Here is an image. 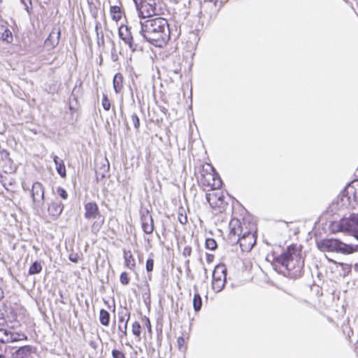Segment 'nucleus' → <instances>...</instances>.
Masks as SVG:
<instances>
[{"label": "nucleus", "instance_id": "nucleus-16", "mask_svg": "<svg viewBox=\"0 0 358 358\" xmlns=\"http://www.w3.org/2000/svg\"><path fill=\"white\" fill-rule=\"evenodd\" d=\"M61 36V29L59 27H54L50 33L48 37L45 41V46L49 48H55L59 42Z\"/></svg>", "mask_w": 358, "mask_h": 358}, {"label": "nucleus", "instance_id": "nucleus-47", "mask_svg": "<svg viewBox=\"0 0 358 358\" xmlns=\"http://www.w3.org/2000/svg\"><path fill=\"white\" fill-rule=\"evenodd\" d=\"M214 258V256L213 255L208 254L206 256V260L208 262H211Z\"/></svg>", "mask_w": 358, "mask_h": 358}, {"label": "nucleus", "instance_id": "nucleus-17", "mask_svg": "<svg viewBox=\"0 0 358 358\" xmlns=\"http://www.w3.org/2000/svg\"><path fill=\"white\" fill-rule=\"evenodd\" d=\"M64 206L57 199L52 200L48 206V214L54 219L59 217L64 210Z\"/></svg>", "mask_w": 358, "mask_h": 358}, {"label": "nucleus", "instance_id": "nucleus-30", "mask_svg": "<svg viewBox=\"0 0 358 358\" xmlns=\"http://www.w3.org/2000/svg\"><path fill=\"white\" fill-rule=\"evenodd\" d=\"M193 306L196 312L201 310L202 306V299L199 293H195L193 299Z\"/></svg>", "mask_w": 358, "mask_h": 358}, {"label": "nucleus", "instance_id": "nucleus-37", "mask_svg": "<svg viewBox=\"0 0 358 358\" xmlns=\"http://www.w3.org/2000/svg\"><path fill=\"white\" fill-rule=\"evenodd\" d=\"M131 119L135 129L138 131L140 127V120L138 115L136 113H134L131 115Z\"/></svg>", "mask_w": 358, "mask_h": 358}, {"label": "nucleus", "instance_id": "nucleus-15", "mask_svg": "<svg viewBox=\"0 0 358 358\" xmlns=\"http://www.w3.org/2000/svg\"><path fill=\"white\" fill-rule=\"evenodd\" d=\"M141 221L143 231L146 234H151L154 231V221L149 210L141 213Z\"/></svg>", "mask_w": 358, "mask_h": 358}, {"label": "nucleus", "instance_id": "nucleus-4", "mask_svg": "<svg viewBox=\"0 0 358 358\" xmlns=\"http://www.w3.org/2000/svg\"><path fill=\"white\" fill-rule=\"evenodd\" d=\"M330 228L332 232H344L353 236L358 241V213L345 215L338 221L331 222Z\"/></svg>", "mask_w": 358, "mask_h": 358}, {"label": "nucleus", "instance_id": "nucleus-5", "mask_svg": "<svg viewBox=\"0 0 358 358\" xmlns=\"http://www.w3.org/2000/svg\"><path fill=\"white\" fill-rule=\"evenodd\" d=\"M336 205L341 208H355L358 205V180L349 183L338 196Z\"/></svg>", "mask_w": 358, "mask_h": 358}, {"label": "nucleus", "instance_id": "nucleus-40", "mask_svg": "<svg viewBox=\"0 0 358 358\" xmlns=\"http://www.w3.org/2000/svg\"><path fill=\"white\" fill-rule=\"evenodd\" d=\"M111 355L113 358H126L123 352L116 349L112 350Z\"/></svg>", "mask_w": 358, "mask_h": 358}, {"label": "nucleus", "instance_id": "nucleus-20", "mask_svg": "<svg viewBox=\"0 0 358 358\" xmlns=\"http://www.w3.org/2000/svg\"><path fill=\"white\" fill-rule=\"evenodd\" d=\"M227 268L224 264L217 265L213 273V279L226 280Z\"/></svg>", "mask_w": 358, "mask_h": 358}, {"label": "nucleus", "instance_id": "nucleus-28", "mask_svg": "<svg viewBox=\"0 0 358 358\" xmlns=\"http://www.w3.org/2000/svg\"><path fill=\"white\" fill-rule=\"evenodd\" d=\"M226 280H217L213 279L212 288L215 292H220L224 287Z\"/></svg>", "mask_w": 358, "mask_h": 358}, {"label": "nucleus", "instance_id": "nucleus-52", "mask_svg": "<svg viewBox=\"0 0 358 358\" xmlns=\"http://www.w3.org/2000/svg\"><path fill=\"white\" fill-rule=\"evenodd\" d=\"M165 110V108H163V109L162 110V112H164Z\"/></svg>", "mask_w": 358, "mask_h": 358}, {"label": "nucleus", "instance_id": "nucleus-48", "mask_svg": "<svg viewBox=\"0 0 358 358\" xmlns=\"http://www.w3.org/2000/svg\"><path fill=\"white\" fill-rule=\"evenodd\" d=\"M3 298V292L0 290V300Z\"/></svg>", "mask_w": 358, "mask_h": 358}, {"label": "nucleus", "instance_id": "nucleus-55", "mask_svg": "<svg viewBox=\"0 0 358 358\" xmlns=\"http://www.w3.org/2000/svg\"><path fill=\"white\" fill-rule=\"evenodd\" d=\"M104 177H105L104 174H102L101 178H104Z\"/></svg>", "mask_w": 358, "mask_h": 358}, {"label": "nucleus", "instance_id": "nucleus-44", "mask_svg": "<svg viewBox=\"0 0 358 358\" xmlns=\"http://www.w3.org/2000/svg\"><path fill=\"white\" fill-rule=\"evenodd\" d=\"M24 6L26 10L30 13V10L28 4H31V0H20Z\"/></svg>", "mask_w": 358, "mask_h": 358}, {"label": "nucleus", "instance_id": "nucleus-42", "mask_svg": "<svg viewBox=\"0 0 358 358\" xmlns=\"http://www.w3.org/2000/svg\"><path fill=\"white\" fill-rule=\"evenodd\" d=\"M101 27V24L98 21H96V24H95V31L96 33V36H97V43H98V45H100V42H99V35L101 34V31H99V28Z\"/></svg>", "mask_w": 358, "mask_h": 358}, {"label": "nucleus", "instance_id": "nucleus-21", "mask_svg": "<svg viewBox=\"0 0 358 358\" xmlns=\"http://www.w3.org/2000/svg\"><path fill=\"white\" fill-rule=\"evenodd\" d=\"M52 159L55 164L57 172L62 178H65L66 176V168L62 159H59L57 155L52 156Z\"/></svg>", "mask_w": 358, "mask_h": 358}, {"label": "nucleus", "instance_id": "nucleus-38", "mask_svg": "<svg viewBox=\"0 0 358 358\" xmlns=\"http://www.w3.org/2000/svg\"><path fill=\"white\" fill-rule=\"evenodd\" d=\"M57 194L62 199H66L68 198L67 192L62 187H58L56 189Z\"/></svg>", "mask_w": 358, "mask_h": 358}, {"label": "nucleus", "instance_id": "nucleus-11", "mask_svg": "<svg viewBox=\"0 0 358 358\" xmlns=\"http://www.w3.org/2000/svg\"><path fill=\"white\" fill-rule=\"evenodd\" d=\"M23 334L13 331L8 329L0 328V342L2 343H13L26 339Z\"/></svg>", "mask_w": 358, "mask_h": 358}, {"label": "nucleus", "instance_id": "nucleus-41", "mask_svg": "<svg viewBox=\"0 0 358 358\" xmlns=\"http://www.w3.org/2000/svg\"><path fill=\"white\" fill-rule=\"evenodd\" d=\"M90 13L94 19L96 20L98 17V9L95 6L90 5Z\"/></svg>", "mask_w": 358, "mask_h": 358}, {"label": "nucleus", "instance_id": "nucleus-53", "mask_svg": "<svg viewBox=\"0 0 358 358\" xmlns=\"http://www.w3.org/2000/svg\"><path fill=\"white\" fill-rule=\"evenodd\" d=\"M165 110V108H163V109L162 110V112H164Z\"/></svg>", "mask_w": 358, "mask_h": 358}, {"label": "nucleus", "instance_id": "nucleus-9", "mask_svg": "<svg viewBox=\"0 0 358 358\" xmlns=\"http://www.w3.org/2000/svg\"><path fill=\"white\" fill-rule=\"evenodd\" d=\"M162 0H141L136 3L139 15L142 18L150 17L159 15L162 10Z\"/></svg>", "mask_w": 358, "mask_h": 358}, {"label": "nucleus", "instance_id": "nucleus-34", "mask_svg": "<svg viewBox=\"0 0 358 358\" xmlns=\"http://www.w3.org/2000/svg\"><path fill=\"white\" fill-rule=\"evenodd\" d=\"M154 267V259L152 258V254H150V257L146 261L145 268L148 273L151 272Z\"/></svg>", "mask_w": 358, "mask_h": 358}, {"label": "nucleus", "instance_id": "nucleus-39", "mask_svg": "<svg viewBox=\"0 0 358 358\" xmlns=\"http://www.w3.org/2000/svg\"><path fill=\"white\" fill-rule=\"evenodd\" d=\"M120 280L122 285H128L129 283V278L128 277L127 273L122 272L120 275Z\"/></svg>", "mask_w": 358, "mask_h": 358}, {"label": "nucleus", "instance_id": "nucleus-29", "mask_svg": "<svg viewBox=\"0 0 358 358\" xmlns=\"http://www.w3.org/2000/svg\"><path fill=\"white\" fill-rule=\"evenodd\" d=\"M42 270V266L40 262L36 261L34 262L29 269V275H36L39 273Z\"/></svg>", "mask_w": 358, "mask_h": 358}, {"label": "nucleus", "instance_id": "nucleus-19", "mask_svg": "<svg viewBox=\"0 0 358 358\" xmlns=\"http://www.w3.org/2000/svg\"><path fill=\"white\" fill-rule=\"evenodd\" d=\"M206 200L212 207L220 206L223 203L221 193H208L206 195Z\"/></svg>", "mask_w": 358, "mask_h": 358}, {"label": "nucleus", "instance_id": "nucleus-56", "mask_svg": "<svg viewBox=\"0 0 358 358\" xmlns=\"http://www.w3.org/2000/svg\"><path fill=\"white\" fill-rule=\"evenodd\" d=\"M141 358H144V357H141Z\"/></svg>", "mask_w": 358, "mask_h": 358}, {"label": "nucleus", "instance_id": "nucleus-49", "mask_svg": "<svg viewBox=\"0 0 358 358\" xmlns=\"http://www.w3.org/2000/svg\"><path fill=\"white\" fill-rule=\"evenodd\" d=\"M22 187H23L24 190H27V189H29L28 188H27V189H26V187H25V186H24V185H22Z\"/></svg>", "mask_w": 358, "mask_h": 358}, {"label": "nucleus", "instance_id": "nucleus-13", "mask_svg": "<svg viewBox=\"0 0 358 358\" xmlns=\"http://www.w3.org/2000/svg\"><path fill=\"white\" fill-rule=\"evenodd\" d=\"M201 182L203 185L210 187L212 189H220L222 185L220 176L214 173H208L206 175H203L201 178Z\"/></svg>", "mask_w": 358, "mask_h": 358}, {"label": "nucleus", "instance_id": "nucleus-25", "mask_svg": "<svg viewBox=\"0 0 358 358\" xmlns=\"http://www.w3.org/2000/svg\"><path fill=\"white\" fill-rule=\"evenodd\" d=\"M0 39L8 43H11L13 37L10 30L5 27H1L0 28Z\"/></svg>", "mask_w": 358, "mask_h": 358}, {"label": "nucleus", "instance_id": "nucleus-3", "mask_svg": "<svg viewBox=\"0 0 358 358\" xmlns=\"http://www.w3.org/2000/svg\"><path fill=\"white\" fill-rule=\"evenodd\" d=\"M230 227L229 239L231 243H239L240 248L243 252H250L256 243L255 234L250 231H245L241 236L242 229L238 220L231 221Z\"/></svg>", "mask_w": 358, "mask_h": 358}, {"label": "nucleus", "instance_id": "nucleus-54", "mask_svg": "<svg viewBox=\"0 0 358 358\" xmlns=\"http://www.w3.org/2000/svg\"><path fill=\"white\" fill-rule=\"evenodd\" d=\"M165 110V108H163V109L162 110V112H164Z\"/></svg>", "mask_w": 358, "mask_h": 358}, {"label": "nucleus", "instance_id": "nucleus-12", "mask_svg": "<svg viewBox=\"0 0 358 358\" xmlns=\"http://www.w3.org/2000/svg\"><path fill=\"white\" fill-rule=\"evenodd\" d=\"M130 315V311L126 307H122L118 311V329L122 334L121 337L127 335V324L129 321Z\"/></svg>", "mask_w": 358, "mask_h": 358}, {"label": "nucleus", "instance_id": "nucleus-22", "mask_svg": "<svg viewBox=\"0 0 358 358\" xmlns=\"http://www.w3.org/2000/svg\"><path fill=\"white\" fill-rule=\"evenodd\" d=\"M124 259L125 266L130 270L134 271L136 267V262L131 251L124 250Z\"/></svg>", "mask_w": 358, "mask_h": 358}, {"label": "nucleus", "instance_id": "nucleus-46", "mask_svg": "<svg viewBox=\"0 0 358 358\" xmlns=\"http://www.w3.org/2000/svg\"><path fill=\"white\" fill-rule=\"evenodd\" d=\"M99 42H100V45H103L104 43L103 34L102 31H101V34L99 35Z\"/></svg>", "mask_w": 358, "mask_h": 358}, {"label": "nucleus", "instance_id": "nucleus-8", "mask_svg": "<svg viewBox=\"0 0 358 358\" xmlns=\"http://www.w3.org/2000/svg\"><path fill=\"white\" fill-rule=\"evenodd\" d=\"M85 217L87 220H94L91 226L94 234L98 233L104 223V217L101 214L99 207L95 202H88L85 205Z\"/></svg>", "mask_w": 358, "mask_h": 358}, {"label": "nucleus", "instance_id": "nucleus-43", "mask_svg": "<svg viewBox=\"0 0 358 358\" xmlns=\"http://www.w3.org/2000/svg\"><path fill=\"white\" fill-rule=\"evenodd\" d=\"M192 254V248L190 246H185L182 251V255L185 257H189Z\"/></svg>", "mask_w": 358, "mask_h": 358}, {"label": "nucleus", "instance_id": "nucleus-50", "mask_svg": "<svg viewBox=\"0 0 358 358\" xmlns=\"http://www.w3.org/2000/svg\"><path fill=\"white\" fill-rule=\"evenodd\" d=\"M0 358H6V357L3 355H0Z\"/></svg>", "mask_w": 358, "mask_h": 358}, {"label": "nucleus", "instance_id": "nucleus-35", "mask_svg": "<svg viewBox=\"0 0 358 358\" xmlns=\"http://www.w3.org/2000/svg\"><path fill=\"white\" fill-rule=\"evenodd\" d=\"M141 324L138 322H134L132 324V333L136 336H139L141 335Z\"/></svg>", "mask_w": 358, "mask_h": 358}, {"label": "nucleus", "instance_id": "nucleus-24", "mask_svg": "<svg viewBox=\"0 0 358 358\" xmlns=\"http://www.w3.org/2000/svg\"><path fill=\"white\" fill-rule=\"evenodd\" d=\"M123 76L121 73H117L113 78V88L116 94L121 92L122 90Z\"/></svg>", "mask_w": 358, "mask_h": 358}, {"label": "nucleus", "instance_id": "nucleus-51", "mask_svg": "<svg viewBox=\"0 0 358 358\" xmlns=\"http://www.w3.org/2000/svg\"><path fill=\"white\" fill-rule=\"evenodd\" d=\"M185 263H186V264H187V265H188V264H189V259H187V260L185 262Z\"/></svg>", "mask_w": 358, "mask_h": 358}, {"label": "nucleus", "instance_id": "nucleus-32", "mask_svg": "<svg viewBox=\"0 0 358 358\" xmlns=\"http://www.w3.org/2000/svg\"><path fill=\"white\" fill-rule=\"evenodd\" d=\"M205 245L207 249L210 250H215L217 247V243L215 241V239L211 238H206Z\"/></svg>", "mask_w": 358, "mask_h": 358}, {"label": "nucleus", "instance_id": "nucleus-31", "mask_svg": "<svg viewBox=\"0 0 358 358\" xmlns=\"http://www.w3.org/2000/svg\"><path fill=\"white\" fill-rule=\"evenodd\" d=\"M178 221L182 224H185L187 222V217L185 213V210L183 208H180L178 210Z\"/></svg>", "mask_w": 358, "mask_h": 358}, {"label": "nucleus", "instance_id": "nucleus-45", "mask_svg": "<svg viewBox=\"0 0 358 358\" xmlns=\"http://www.w3.org/2000/svg\"><path fill=\"white\" fill-rule=\"evenodd\" d=\"M79 256L78 254H70L69 255V260L72 262L77 263L78 262Z\"/></svg>", "mask_w": 358, "mask_h": 358}, {"label": "nucleus", "instance_id": "nucleus-2", "mask_svg": "<svg viewBox=\"0 0 358 358\" xmlns=\"http://www.w3.org/2000/svg\"><path fill=\"white\" fill-rule=\"evenodd\" d=\"M275 261L285 267L292 276L301 275L303 262L301 260L299 253L295 246H288L286 251L275 258Z\"/></svg>", "mask_w": 358, "mask_h": 358}, {"label": "nucleus", "instance_id": "nucleus-36", "mask_svg": "<svg viewBox=\"0 0 358 358\" xmlns=\"http://www.w3.org/2000/svg\"><path fill=\"white\" fill-rule=\"evenodd\" d=\"M101 104H102V106L104 108V110H110V102L109 99H108L107 95H106V94L103 95V99H102Z\"/></svg>", "mask_w": 358, "mask_h": 358}, {"label": "nucleus", "instance_id": "nucleus-26", "mask_svg": "<svg viewBox=\"0 0 358 358\" xmlns=\"http://www.w3.org/2000/svg\"><path fill=\"white\" fill-rule=\"evenodd\" d=\"M110 12L112 19L114 21L118 22L121 19L122 12L120 8L118 6H110Z\"/></svg>", "mask_w": 358, "mask_h": 358}, {"label": "nucleus", "instance_id": "nucleus-1", "mask_svg": "<svg viewBox=\"0 0 358 358\" xmlns=\"http://www.w3.org/2000/svg\"><path fill=\"white\" fill-rule=\"evenodd\" d=\"M139 38L143 43L147 41L156 46L162 47L170 39L168 21L163 17H155L140 23Z\"/></svg>", "mask_w": 358, "mask_h": 358}, {"label": "nucleus", "instance_id": "nucleus-27", "mask_svg": "<svg viewBox=\"0 0 358 358\" xmlns=\"http://www.w3.org/2000/svg\"><path fill=\"white\" fill-rule=\"evenodd\" d=\"M99 320L102 325L108 326L110 322L109 313L104 309H101L99 312Z\"/></svg>", "mask_w": 358, "mask_h": 358}, {"label": "nucleus", "instance_id": "nucleus-33", "mask_svg": "<svg viewBox=\"0 0 358 358\" xmlns=\"http://www.w3.org/2000/svg\"><path fill=\"white\" fill-rule=\"evenodd\" d=\"M178 348L180 352H185L187 349L186 342L182 336H180L177 340Z\"/></svg>", "mask_w": 358, "mask_h": 358}, {"label": "nucleus", "instance_id": "nucleus-14", "mask_svg": "<svg viewBox=\"0 0 358 358\" xmlns=\"http://www.w3.org/2000/svg\"><path fill=\"white\" fill-rule=\"evenodd\" d=\"M217 0H200V14L203 17L208 15L210 17L217 10Z\"/></svg>", "mask_w": 358, "mask_h": 358}, {"label": "nucleus", "instance_id": "nucleus-6", "mask_svg": "<svg viewBox=\"0 0 358 358\" xmlns=\"http://www.w3.org/2000/svg\"><path fill=\"white\" fill-rule=\"evenodd\" d=\"M321 250L337 252L343 254H351L358 251V245L355 246L342 243L338 239H324L318 243Z\"/></svg>", "mask_w": 358, "mask_h": 358}, {"label": "nucleus", "instance_id": "nucleus-18", "mask_svg": "<svg viewBox=\"0 0 358 358\" xmlns=\"http://www.w3.org/2000/svg\"><path fill=\"white\" fill-rule=\"evenodd\" d=\"M35 348L25 345L20 348L15 354V358H34Z\"/></svg>", "mask_w": 358, "mask_h": 358}, {"label": "nucleus", "instance_id": "nucleus-7", "mask_svg": "<svg viewBox=\"0 0 358 358\" xmlns=\"http://www.w3.org/2000/svg\"><path fill=\"white\" fill-rule=\"evenodd\" d=\"M118 34L132 52L143 50L142 38H139V34L134 35L130 27L121 25L118 30Z\"/></svg>", "mask_w": 358, "mask_h": 358}, {"label": "nucleus", "instance_id": "nucleus-10", "mask_svg": "<svg viewBox=\"0 0 358 358\" xmlns=\"http://www.w3.org/2000/svg\"><path fill=\"white\" fill-rule=\"evenodd\" d=\"M30 192L34 207H41L44 203L45 199V189L43 185L39 182H34L32 184Z\"/></svg>", "mask_w": 358, "mask_h": 358}, {"label": "nucleus", "instance_id": "nucleus-23", "mask_svg": "<svg viewBox=\"0 0 358 358\" xmlns=\"http://www.w3.org/2000/svg\"><path fill=\"white\" fill-rule=\"evenodd\" d=\"M199 41V34L196 31H189L187 36V43L190 48H194Z\"/></svg>", "mask_w": 358, "mask_h": 358}]
</instances>
